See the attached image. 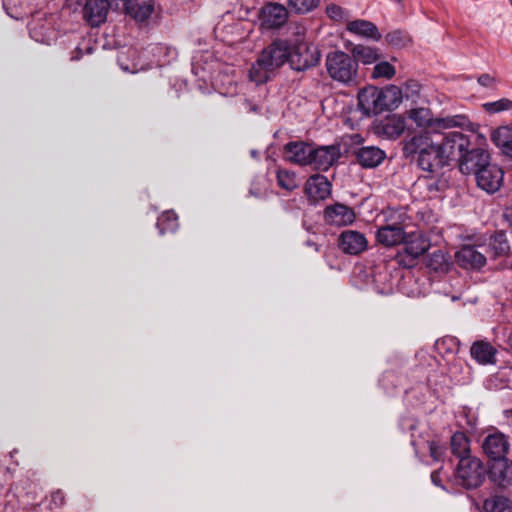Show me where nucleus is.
<instances>
[{
  "label": "nucleus",
  "instance_id": "1",
  "mask_svg": "<svg viewBox=\"0 0 512 512\" xmlns=\"http://www.w3.org/2000/svg\"><path fill=\"white\" fill-rule=\"evenodd\" d=\"M406 156L418 154L417 165L423 171L435 173L447 165L438 143L432 139L429 131H421L404 142Z\"/></svg>",
  "mask_w": 512,
  "mask_h": 512
},
{
  "label": "nucleus",
  "instance_id": "2",
  "mask_svg": "<svg viewBox=\"0 0 512 512\" xmlns=\"http://www.w3.org/2000/svg\"><path fill=\"white\" fill-rule=\"evenodd\" d=\"M357 100L362 116L372 117L397 108L402 102V91L395 85L382 89L368 86L359 91Z\"/></svg>",
  "mask_w": 512,
  "mask_h": 512
},
{
  "label": "nucleus",
  "instance_id": "3",
  "mask_svg": "<svg viewBox=\"0 0 512 512\" xmlns=\"http://www.w3.org/2000/svg\"><path fill=\"white\" fill-rule=\"evenodd\" d=\"M409 118L419 127L427 128L430 134L440 133L444 129L464 127L469 120L464 115H454L434 118L427 108H414L408 112Z\"/></svg>",
  "mask_w": 512,
  "mask_h": 512
},
{
  "label": "nucleus",
  "instance_id": "4",
  "mask_svg": "<svg viewBox=\"0 0 512 512\" xmlns=\"http://www.w3.org/2000/svg\"><path fill=\"white\" fill-rule=\"evenodd\" d=\"M326 69L329 76L342 84L355 82L358 75V62L353 55L343 51H333L326 56Z\"/></svg>",
  "mask_w": 512,
  "mask_h": 512
},
{
  "label": "nucleus",
  "instance_id": "5",
  "mask_svg": "<svg viewBox=\"0 0 512 512\" xmlns=\"http://www.w3.org/2000/svg\"><path fill=\"white\" fill-rule=\"evenodd\" d=\"M304 31H298L296 38L291 40L289 50V64L295 71H306L318 64L320 51L304 41Z\"/></svg>",
  "mask_w": 512,
  "mask_h": 512
},
{
  "label": "nucleus",
  "instance_id": "6",
  "mask_svg": "<svg viewBox=\"0 0 512 512\" xmlns=\"http://www.w3.org/2000/svg\"><path fill=\"white\" fill-rule=\"evenodd\" d=\"M486 468L480 459L462 458L454 471V479L456 484L465 489L478 488L486 478Z\"/></svg>",
  "mask_w": 512,
  "mask_h": 512
},
{
  "label": "nucleus",
  "instance_id": "7",
  "mask_svg": "<svg viewBox=\"0 0 512 512\" xmlns=\"http://www.w3.org/2000/svg\"><path fill=\"white\" fill-rule=\"evenodd\" d=\"M403 242V252H398L397 261L404 267H412L417 258L422 256L430 247L429 240L421 231L406 233Z\"/></svg>",
  "mask_w": 512,
  "mask_h": 512
},
{
  "label": "nucleus",
  "instance_id": "8",
  "mask_svg": "<svg viewBox=\"0 0 512 512\" xmlns=\"http://www.w3.org/2000/svg\"><path fill=\"white\" fill-rule=\"evenodd\" d=\"M291 49V40L277 39L266 47L259 58L257 66L267 71L281 67L284 63H289V50Z\"/></svg>",
  "mask_w": 512,
  "mask_h": 512
},
{
  "label": "nucleus",
  "instance_id": "9",
  "mask_svg": "<svg viewBox=\"0 0 512 512\" xmlns=\"http://www.w3.org/2000/svg\"><path fill=\"white\" fill-rule=\"evenodd\" d=\"M438 145L447 165H449L451 161L458 162L471 143L467 135L462 132L452 131L445 134Z\"/></svg>",
  "mask_w": 512,
  "mask_h": 512
},
{
  "label": "nucleus",
  "instance_id": "10",
  "mask_svg": "<svg viewBox=\"0 0 512 512\" xmlns=\"http://www.w3.org/2000/svg\"><path fill=\"white\" fill-rule=\"evenodd\" d=\"M289 17L288 9L280 3L268 2L259 11L260 26L266 30L280 29Z\"/></svg>",
  "mask_w": 512,
  "mask_h": 512
},
{
  "label": "nucleus",
  "instance_id": "11",
  "mask_svg": "<svg viewBox=\"0 0 512 512\" xmlns=\"http://www.w3.org/2000/svg\"><path fill=\"white\" fill-rule=\"evenodd\" d=\"M405 214H399L397 221L387 222L380 226L376 231L377 242L384 247H394L403 244L406 236L403 217Z\"/></svg>",
  "mask_w": 512,
  "mask_h": 512
},
{
  "label": "nucleus",
  "instance_id": "12",
  "mask_svg": "<svg viewBox=\"0 0 512 512\" xmlns=\"http://www.w3.org/2000/svg\"><path fill=\"white\" fill-rule=\"evenodd\" d=\"M477 185L487 193L499 190L503 182L504 172L497 164L488 163L475 172Z\"/></svg>",
  "mask_w": 512,
  "mask_h": 512
},
{
  "label": "nucleus",
  "instance_id": "13",
  "mask_svg": "<svg viewBox=\"0 0 512 512\" xmlns=\"http://www.w3.org/2000/svg\"><path fill=\"white\" fill-rule=\"evenodd\" d=\"M490 162V155L482 147L470 148L463 153V157L457 162L459 170L463 174H475L478 169L484 167Z\"/></svg>",
  "mask_w": 512,
  "mask_h": 512
},
{
  "label": "nucleus",
  "instance_id": "14",
  "mask_svg": "<svg viewBox=\"0 0 512 512\" xmlns=\"http://www.w3.org/2000/svg\"><path fill=\"white\" fill-rule=\"evenodd\" d=\"M323 219L328 225L340 227L352 224L356 215L351 207L337 202L325 207Z\"/></svg>",
  "mask_w": 512,
  "mask_h": 512
},
{
  "label": "nucleus",
  "instance_id": "15",
  "mask_svg": "<svg viewBox=\"0 0 512 512\" xmlns=\"http://www.w3.org/2000/svg\"><path fill=\"white\" fill-rule=\"evenodd\" d=\"M483 452L492 461L506 458L509 451V441L505 434L494 431L488 434L482 442Z\"/></svg>",
  "mask_w": 512,
  "mask_h": 512
},
{
  "label": "nucleus",
  "instance_id": "16",
  "mask_svg": "<svg viewBox=\"0 0 512 512\" xmlns=\"http://www.w3.org/2000/svg\"><path fill=\"white\" fill-rule=\"evenodd\" d=\"M313 145L304 141H290L284 145L285 160L290 163L307 166L311 164Z\"/></svg>",
  "mask_w": 512,
  "mask_h": 512
},
{
  "label": "nucleus",
  "instance_id": "17",
  "mask_svg": "<svg viewBox=\"0 0 512 512\" xmlns=\"http://www.w3.org/2000/svg\"><path fill=\"white\" fill-rule=\"evenodd\" d=\"M340 158V149L336 145L313 147L311 164L315 169L327 171Z\"/></svg>",
  "mask_w": 512,
  "mask_h": 512
},
{
  "label": "nucleus",
  "instance_id": "18",
  "mask_svg": "<svg viewBox=\"0 0 512 512\" xmlns=\"http://www.w3.org/2000/svg\"><path fill=\"white\" fill-rule=\"evenodd\" d=\"M368 241L365 235L355 230H345L339 236V247L345 254L358 255L365 251Z\"/></svg>",
  "mask_w": 512,
  "mask_h": 512
},
{
  "label": "nucleus",
  "instance_id": "19",
  "mask_svg": "<svg viewBox=\"0 0 512 512\" xmlns=\"http://www.w3.org/2000/svg\"><path fill=\"white\" fill-rule=\"evenodd\" d=\"M457 264L464 269L480 270L486 264V257L475 246L464 245L455 254Z\"/></svg>",
  "mask_w": 512,
  "mask_h": 512
},
{
  "label": "nucleus",
  "instance_id": "20",
  "mask_svg": "<svg viewBox=\"0 0 512 512\" xmlns=\"http://www.w3.org/2000/svg\"><path fill=\"white\" fill-rule=\"evenodd\" d=\"M110 3L108 0H87L83 8V17L92 27H98L106 21Z\"/></svg>",
  "mask_w": 512,
  "mask_h": 512
},
{
  "label": "nucleus",
  "instance_id": "21",
  "mask_svg": "<svg viewBox=\"0 0 512 512\" xmlns=\"http://www.w3.org/2000/svg\"><path fill=\"white\" fill-rule=\"evenodd\" d=\"M332 184L326 176L311 175L305 184V193L310 200H325L331 195Z\"/></svg>",
  "mask_w": 512,
  "mask_h": 512
},
{
  "label": "nucleus",
  "instance_id": "22",
  "mask_svg": "<svg viewBox=\"0 0 512 512\" xmlns=\"http://www.w3.org/2000/svg\"><path fill=\"white\" fill-rule=\"evenodd\" d=\"M489 478L502 488L512 485V462L507 458L492 461L489 466Z\"/></svg>",
  "mask_w": 512,
  "mask_h": 512
},
{
  "label": "nucleus",
  "instance_id": "23",
  "mask_svg": "<svg viewBox=\"0 0 512 512\" xmlns=\"http://www.w3.org/2000/svg\"><path fill=\"white\" fill-rule=\"evenodd\" d=\"M357 163L366 169L379 166L386 158L384 150L376 146H362L355 152Z\"/></svg>",
  "mask_w": 512,
  "mask_h": 512
},
{
  "label": "nucleus",
  "instance_id": "24",
  "mask_svg": "<svg viewBox=\"0 0 512 512\" xmlns=\"http://www.w3.org/2000/svg\"><path fill=\"white\" fill-rule=\"evenodd\" d=\"M405 119L400 115H391L383 119L376 127L377 133L387 139H397L405 130Z\"/></svg>",
  "mask_w": 512,
  "mask_h": 512
},
{
  "label": "nucleus",
  "instance_id": "25",
  "mask_svg": "<svg viewBox=\"0 0 512 512\" xmlns=\"http://www.w3.org/2000/svg\"><path fill=\"white\" fill-rule=\"evenodd\" d=\"M346 29L352 34L365 37L373 41H379L382 37L378 27L373 22L364 19H357L348 22Z\"/></svg>",
  "mask_w": 512,
  "mask_h": 512
},
{
  "label": "nucleus",
  "instance_id": "26",
  "mask_svg": "<svg viewBox=\"0 0 512 512\" xmlns=\"http://www.w3.org/2000/svg\"><path fill=\"white\" fill-rule=\"evenodd\" d=\"M471 357L480 364H490L495 361V348L487 341L479 340L470 349Z\"/></svg>",
  "mask_w": 512,
  "mask_h": 512
},
{
  "label": "nucleus",
  "instance_id": "27",
  "mask_svg": "<svg viewBox=\"0 0 512 512\" xmlns=\"http://www.w3.org/2000/svg\"><path fill=\"white\" fill-rule=\"evenodd\" d=\"M450 451L458 461L462 458H474L470 455V440L464 432H455L450 441Z\"/></svg>",
  "mask_w": 512,
  "mask_h": 512
},
{
  "label": "nucleus",
  "instance_id": "28",
  "mask_svg": "<svg viewBox=\"0 0 512 512\" xmlns=\"http://www.w3.org/2000/svg\"><path fill=\"white\" fill-rule=\"evenodd\" d=\"M491 140L506 155L508 148L512 145V125L495 129L491 134Z\"/></svg>",
  "mask_w": 512,
  "mask_h": 512
},
{
  "label": "nucleus",
  "instance_id": "29",
  "mask_svg": "<svg viewBox=\"0 0 512 512\" xmlns=\"http://www.w3.org/2000/svg\"><path fill=\"white\" fill-rule=\"evenodd\" d=\"M352 52L357 62L361 61L365 65L376 63L381 57L377 48L369 46L357 45Z\"/></svg>",
  "mask_w": 512,
  "mask_h": 512
},
{
  "label": "nucleus",
  "instance_id": "30",
  "mask_svg": "<svg viewBox=\"0 0 512 512\" xmlns=\"http://www.w3.org/2000/svg\"><path fill=\"white\" fill-rule=\"evenodd\" d=\"M385 42L393 48H403L411 43V37L407 31L395 29L385 35Z\"/></svg>",
  "mask_w": 512,
  "mask_h": 512
},
{
  "label": "nucleus",
  "instance_id": "31",
  "mask_svg": "<svg viewBox=\"0 0 512 512\" xmlns=\"http://www.w3.org/2000/svg\"><path fill=\"white\" fill-rule=\"evenodd\" d=\"M156 226L160 234L174 232L178 228V217L173 211H165L158 218Z\"/></svg>",
  "mask_w": 512,
  "mask_h": 512
},
{
  "label": "nucleus",
  "instance_id": "32",
  "mask_svg": "<svg viewBox=\"0 0 512 512\" xmlns=\"http://www.w3.org/2000/svg\"><path fill=\"white\" fill-rule=\"evenodd\" d=\"M276 177L278 185L287 191H293L298 187L297 176L293 171L280 169Z\"/></svg>",
  "mask_w": 512,
  "mask_h": 512
},
{
  "label": "nucleus",
  "instance_id": "33",
  "mask_svg": "<svg viewBox=\"0 0 512 512\" xmlns=\"http://www.w3.org/2000/svg\"><path fill=\"white\" fill-rule=\"evenodd\" d=\"M489 245L497 256L504 255L510 250L506 234L502 231L491 237Z\"/></svg>",
  "mask_w": 512,
  "mask_h": 512
},
{
  "label": "nucleus",
  "instance_id": "34",
  "mask_svg": "<svg viewBox=\"0 0 512 512\" xmlns=\"http://www.w3.org/2000/svg\"><path fill=\"white\" fill-rule=\"evenodd\" d=\"M288 7L296 14H306L319 5V0H287Z\"/></svg>",
  "mask_w": 512,
  "mask_h": 512
},
{
  "label": "nucleus",
  "instance_id": "35",
  "mask_svg": "<svg viewBox=\"0 0 512 512\" xmlns=\"http://www.w3.org/2000/svg\"><path fill=\"white\" fill-rule=\"evenodd\" d=\"M484 507L489 512H512V503L505 497H495L492 500H486Z\"/></svg>",
  "mask_w": 512,
  "mask_h": 512
},
{
  "label": "nucleus",
  "instance_id": "36",
  "mask_svg": "<svg viewBox=\"0 0 512 512\" xmlns=\"http://www.w3.org/2000/svg\"><path fill=\"white\" fill-rule=\"evenodd\" d=\"M395 67L387 61H377L372 72V78L379 79H391L395 76Z\"/></svg>",
  "mask_w": 512,
  "mask_h": 512
},
{
  "label": "nucleus",
  "instance_id": "37",
  "mask_svg": "<svg viewBox=\"0 0 512 512\" xmlns=\"http://www.w3.org/2000/svg\"><path fill=\"white\" fill-rule=\"evenodd\" d=\"M3 1V7L6 11V13L14 18V19H20L22 18L26 12L24 11V1L22 0H2Z\"/></svg>",
  "mask_w": 512,
  "mask_h": 512
},
{
  "label": "nucleus",
  "instance_id": "38",
  "mask_svg": "<svg viewBox=\"0 0 512 512\" xmlns=\"http://www.w3.org/2000/svg\"><path fill=\"white\" fill-rule=\"evenodd\" d=\"M483 109L490 114L499 113L512 109V100L502 98L497 101L487 102L483 104Z\"/></svg>",
  "mask_w": 512,
  "mask_h": 512
},
{
  "label": "nucleus",
  "instance_id": "39",
  "mask_svg": "<svg viewBox=\"0 0 512 512\" xmlns=\"http://www.w3.org/2000/svg\"><path fill=\"white\" fill-rule=\"evenodd\" d=\"M326 14L329 18L335 21H341L346 16V11L341 6L336 4L328 5L326 8Z\"/></svg>",
  "mask_w": 512,
  "mask_h": 512
},
{
  "label": "nucleus",
  "instance_id": "40",
  "mask_svg": "<svg viewBox=\"0 0 512 512\" xmlns=\"http://www.w3.org/2000/svg\"><path fill=\"white\" fill-rule=\"evenodd\" d=\"M477 82L485 88L496 89L497 80L495 77L488 73H484L478 76Z\"/></svg>",
  "mask_w": 512,
  "mask_h": 512
},
{
  "label": "nucleus",
  "instance_id": "41",
  "mask_svg": "<svg viewBox=\"0 0 512 512\" xmlns=\"http://www.w3.org/2000/svg\"><path fill=\"white\" fill-rule=\"evenodd\" d=\"M429 449H430V455L434 460H436V461L441 460V458L444 454V448L440 444L433 441L430 443Z\"/></svg>",
  "mask_w": 512,
  "mask_h": 512
},
{
  "label": "nucleus",
  "instance_id": "42",
  "mask_svg": "<svg viewBox=\"0 0 512 512\" xmlns=\"http://www.w3.org/2000/svg\"><path fill=\"white\" fill-rule=\"evenodd\" d=\"M446 344L448 345L447 350H449L451 352L457 350L458 345H457V341L454 338H445L441 342L440 341L436 342V346L438 349H440L441 345H446Z\"/></svg>",
  "mask_w": 512,
  "mask_h": 512
},
{
  "label": "nucleus",
  "instance_id": "43",
  "mask_svg": "<svg viewBox=\"0 0 512 512\" xmlns=\"http://www.w3.org/2000/svg\"><path fill=\"white\" fill-rule=\"evenodd\" d=\"M250 77L253 81L257 83L265 82L267 79V73L265 72L263 75H257V68L256 66H253L250 72Z\"/></svg>",
  "mask_w": 512,
  "mask_h": 512
},
{
  "label": "nucleus",
  "instance_id": "44",
  "mask_svg": "<svg viewBox=\"0 0 512 512\" xmlns=\"http://www.w3.org/2000/svg\"><path fill=\"white\" fill-rule=\"evenodd\" d=\"M400 427L402 430H414L416 427V422L413 419H402L400 422Z\"/></svg>",
  "mask_w": 512,
  "mask_h": 512
},
{
  "label": "nucleus",
  "instance_id": "45",
  "mask_svg": "<svg viewBox=\"0 0 512 512\" xmlns=\"http://www.w3.org/2000/svg\"><path fill=\"white\" fill-rule=\"evenodd\" d=\"M431 481L436 486H441V472L440 470L431 473Z\"/></svg>",
  "mask_w": 512,
  "mask_h": 512
},
{
  "label": "nucleus",
  "instance_id": "46",
  "mask_svg": "<svg viewBox=\"0 0 512 512\" xmlns=\"http://www.w3.org/2000/svg\"><path fill=\"white\" fill-rule=\"evenodd\" d=\"M52 497H53L55 502H57L58 500L60 501V503L63 502V495H62V492H60V491H57L56 493H54L52 495Z\"/></svg>",
  "mask_w": 512,
  "mask_h": 512
},
{
  "label": "nucleus",
  "instance_id": "47",
  "mask_svg": "<svg viewBox=\"0 0 512 512\" xmlns=\"http://www.w3.org/2000/svg\"><path fill=\"white\" fill-rule=\"evenodd\" d=\"M81 57V50L77 48L76 52H74L71 56V60L76 61L79 60Z\"/></svg>",
  "mask_w": 512,
  "mask_h": 512
},
{
  "label": "nucleus",
  "instance_id": "48",
  "mask_svg": "<svg viewBox=\"0 0 512 512\" xmlns=\"http://www.w3.org/2000/svg\"><path fill=\"white\" fill-rule=\"evenodd\" d=\"M306 245L310 247H314L316 251H318V246L316 243L312 242L311 240L306 241Z\"/></svg>",
  "mask_w": 512,
  "mask_h": 512
},
{
  "label": "nucleus",
  "instance_id": "49",
  "mask_svg": "<svg viewBox=\"0 0 512 512\" xmlns=\"http://www.w3.org/2000/svg\"><path fill=\"white\" fill-rule=\"evenodd\" d=\"M506 155L512 158V144L508 148V152L506 153Z\"/></svg>",
  "mask_w": 512,
  "mask_h": 512
},
{
  "label": "nucleus",
  "instance_id": "50",
  "mask_svg": "<svg viewBox=\"0 0 512 512\" xmlns=\"http://www.w3.org/2000/svg\"><path fill=\"white\" fill-rule=\"evenodd\" d=\"M251 155H252L253 157H256V156H257V151H256V150H252V151H251Z\"/></svg>",
  "mask_w": 512,
  "mask_h": 512
},
{
  "label": "nucleus",
  "instance_id": "51",
  "mask_svg": "<svg viewBox=\"0 0 512 512\" xmlns=\"http://www.w3.org/2000/svg\"><path fill=\"white\" fill-rule=\"evenodd\" d=\"M87 52H88V53H92V48H91V47H89V48L87 49Z\"/></svg>",
  "mask_w": 512,
  "mask_h": 512
},
{
  "label": "nucleus",
  "instance_id": "52",
  "mask_svg": "<svg viewBox=\"0 0 512 512\" xmlns=\"http://www.w3.org/2000/svg\"><path fill=\"white\" fill-rule=\"evenodd\" d=\"M169 53L175 54V50H169Z\"/></svg>",
  "mask_w": 512,
  "mask_h": 512
},
{
  "label": "nucleus",
  "instance_id": "53",
  "mask_svg": "<svg viewBox=\"0 0 512 512\" xmlns=\"http://www.w3.org/2000/svg\"><path fill=\"white\" fill-rule=\"evenodd\" d=\"M393 218H394L393 215L389 216V220H393Z\"/></svg>",
  "mask_w": 512,
  "mask_h": 512
}]
</instances>
